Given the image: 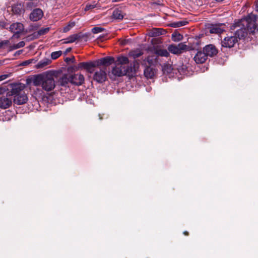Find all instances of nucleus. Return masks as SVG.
<instances>
[{
    "mask_svg": "<svg viewBox=\"0 0 258 258\" xmlns=\"http://www.w3.org/2000/svg\"><path fill=\"white\" fill-rule=\"evenodd\" d=\"M84 82V76L81 74L71 75L69 77L64 75L58 81V90L62 96L67 97L72 92L71 85L80 86Z\"/></svg>",
    "mask_w": 258,
    "mask_h": 258,
    "instance_id": "obj_1",
    "label": "nucleus"
},
{
    "mask_svg": "<svg viewBox=\"0 0 258 258\" xmlns=\"http://www.w3.org/2000/svg\"><path fill=\"white\" fill-rule=\"evenodd\" d=\"M232 27L234 29L237 28L234 35L239 39L244 38L248 33H253L255 29L254 22L249 18L239 20L238 22H235Z\"/></svg>",
    "mask_w": 258,
    "mask_h": 258,
    "instance_id": "obj_2",
    "label": "nucleus"
},
{
    "mask_svg": "<svg viewBox=\"0 0 258 258\" xmlns=\"http://www.w3.org/2000/svg\"><path fill=\"white\" fill-rule=\"evenodd\" d=\"M31 81L34 86H41L42 89L46 92L52 91L56 86L53 76L49 73L34 76Z\"/></svg>",
    "mask_w": 258,
    "mask_h": 258,
    "instance_id": "obj_3",
    "label": "nucleus"
},
{
    "mask_svg": "<svg viewBox=\"0 0 258 258\" xmlns=\"http://www.w3.org/2000/svg\"><path fill=\"white\" fill-rule=\"evenodd\" d=\"M139 67V64L136 61H134V66H124L117 64L113 67L111 71V74L115 77H121L124 75H132L135 74Z\"/></svg>",
    "mask_w": 258,
    "mask_h": 258,
    "instance_id": "obj_4",
    "label": "nucleus"
},
{
    "mask_svg": "<svg viewBox=\"0 0 258 258\" xmlns=\"http://www.w3.org/2000/svg\"><path fill=\"white\" fill-rule=\"evenodd\" d=\"M168 50L174 54H180L185 51L189 50V47L184 43H180L178 45L171 44L169 45Z\"/></svg>",
    "mask_w": 258,
    "mask_h": 258,
    "instance_id": "obj_5",
    "label": "nucleus"
},
{
    "mask_svg": "<svg viewBox=\"0 0 258 258\" xmlns=\"http://www.w3.org/2000/svg\"><path fill=\"white\" fill-rule=\"evenodd\" d=\"M24 30V26L21 23H15L11 24L10 26V31L14 34L13 35L14 38H19L20 34L23 32Z\"/></svg>",
    "mask_w": 258,
    "mask_h": 258,
    "instance_id": "obj_6",
    "label": "nucleus"
},
{
    "mask_svg": "<svg viewBox=\"0 0 258 258\" xmlns=\"http://www.w3.org/2000/svg\"><path fill=\"white\" fill-rule=\"evenodd\" d=\"M159 58H158L157 56L154 55L148 56L145 58L144 59L142 65L143 66H147V67L150 66L156 68V66L158 64H159Z\"/></svg>",
    "mask_w": 258,
    "mask_h": 258,
    "instance_id": "obj_7",
    "label": "nucleus"
},
{
    "mask_svg": "<svg viewBox=\"0 0 258 258\" xmlns=\"http://www.w3.org/2000/svg\"><path fill=\"white\" fill-rule=\"evenodd\" d=\"M238 42L237 37L235 36H228L222 41V46L224 47L231 48Z\"/></svg>",
    "mask_w": 258,
    "mask_h": 258,
    "instance_id": "obj_8",
    "label": "nucleus"
},
{
    "mask_svg": "<svg viewBox=\"0 0 258 258\" xmlns=\"http://www.w3.org/2000/svg\"><path fill=\"white\" fill-rule=\"evenodd\" d=\"M25 88V85L22 84H17L12 85V89L10 91L7 92L8 95H9L12 99L15 96L20 94L23 92V90Z\"/></svg>",
    "mask_w": 258,
    "mask_h": 258,
    "instance_id": "obj_9",
    "label": "nucleus"
},
{
    "mask_svg": "<svg viewBox=\"0 0 258 258\" xmlns=\"http://www.w3.org/2000/svg\"><path fill=\"white\" fill-rule=\"evenodd\" d=\"M12 98L7 93L6 95L0 97V108L7 109L9 108L12 104Z\"/></svg>",
    "mask_w": 258,
    "mask_h": 258,
    "instance_id": "obj_10",
    "label": "nucleus"
},
{
    "mask_svg": "<svg viewBox=\"0 0 258 258\" xmlns=\"http://www.w3.org/2000/svg\"><path fill=\"white\" fill-rule=\"evenodd\" d=\"M107 78V74L105 71L100 69L95 72L93 75V79L99 83L104 82Z\"/></svg>",
    "mask_w": 258,
    "mask_h": 258,
    "instance_id": "obj_11",
    "label": "nucleus"
},
{
    "mask_svg": "<svg viewBox=\"0 0 258 258\" xmlns=\"http://www.w3.org/2000/svg\"><path fill=\"white\" fill-rule=\"evenodd\" d=\"M143 67H144V75L145 77L148 79H153L157 73V70L156 68L147 66Z\"/></svg>",
    "mask_w": 258,
    "mask_h": 258,
    "instance_id": "obj_12",
    "label": "nucleus"
},
{
    "mask_svg": "<svg viewBox=\"0 0 258 258\" xmlns=\"http://www.w3.org/2000/svg\"><path fill=\"white\" fill-rule=\"evenodd\" d=\"M97 67L103 66L107 67L114 62V58L111 56H106L96 60Z\"/></svg>",
    "mask_w": 258,
    "mask_h": 258,
    "instance_id": "obj_13",
    "label": "nucleus"
},
{
    "mask_svg": "<svg viewBox=\"0 0 258 258\" xmlns=\"http://www.w3.org/2000/svg\"><path fill=\"white\" fill-rule=\"evenodd\" d=\"M203 50L206 54L207 57L208 56L213 57L218 53V50L216 47L213 44H209L206 45L203 48Z\"/></svg>",
    "mask_w": 258,
    "mask_h": 258,
    "instance_id": "obj_14",
    "label": "nucleus"
},
{
    "mask_svg": "<svg viewBox=\"0 0 258 258\" xmlns=\"http://www.w3.org/2000/svg\"><path fill=\"white\" fill-rule=\"evenodd\" d=\"M43 16V11L40 9H34L30 14L29 18L32 21L40 20Z\"/></svg>",
    "mask_w": 258,
    "mask_h": 258,
    "instance_id": "obj_15",
    "label": "nucleus"
},
{
    "mask_svg": "<svg viewBox=\"0 0 258 258\" xmlns=\"http://www.w3.org/2000/svg\"><path fill=\"white\" fill-rule=\"evenodd\" d=\"M49 28H41L39 31L34 32L33 34L28 36L27 38L29 40H32L39 38L40 36L44 35L48 32Z\"/></svg>",
    "mask_w": 258,
    "mask_h": 258,
    "instance_id": "obj_16",
    "label": "nucleus"
},
{
    "mask_svg": "<svg viewBox=\"0 0 258 258\" xmlns=\"http://www.w3.org/2000/svg\"><path fill=\"white\" fill-rule=\"evenodd\" d=\"M13 100L15 104L21 105L27 102L28 101V97L27 95L23 92L20 94L17 95V96H15Z\"/></svg>",
    "mask_w": 258,
    "mask_h": 258,
    "instance_id": "obj_17",
    "label": "nucleus"
},
{
    "mask_svg": "<svg viewBox=\"0 0 258 258\" xmlns=\"http://www.w3.org/2000/svg\"><path fill=\"white\" fill-rule=\"evenodd\" d=\"M208 57L205 52L203 51H198L194 56V60L197 63L201 64L204 63Z\"/></svg>",
    "mask_w": 258,
    "mask_h": 258,
    "instance_id": "obj_18",
    "label": "nucleus"
},
{
    "mask_svg": "<svg viewBox=\"0 0 258 258\" xmlns=\"http://www.w3.org/2000/svg\"><path fill=\"white\" fill-rule=\"evenodd\" d=\"M12 11L14 14L21 15L25 11L24 5L21 3L14 4L12 6Z\"/></svg>",
    "mask_w": 258,
    "mask_h": 258,
    "instance_id": "obj_19",
    "label": "nucleus"
},
{
    "mask_svg": "<svg viewBox=\"0 0 258 258\" xmlns=\"http://www.w3.org/2000/svg\"><path fill=\"white\" fill-rule=\"evenodd\" d=\"M224 30L223 24L212 25L210 28V32L211 33L221 34Z\"/></svg>",
    "mask_w": 258,
    "mask_h": 258,
    "instance_id": "obj_20",
    "label": "nucleus"
},
{
    "mask_svg": "<svg viewBox=\"0 0 258 258\" xmlns=\"http://www.w3.org/2000/svg\"><path fill=\"white\" fill-rule=\"evenodd\" d=\"M115 63L124 66H130L131 64L134 66V62L133 63L129 64L128 58L125 56H118L115 61Z\"/></svg>",
    "mask_w": 258,
    "mask_h": 258,
    "instance_id": "obj_21",
    "label": "nucleus"
},
{
    "mask_svg": "<svg viewBox=\"0 0 258 258\" xmlns=\"http://www.w3.org/2000/svg\"><path fill=\"white\" fill-rule=\"evenodd\" d=\"M166 33V31L162 28H155L152 29L149 32V36L150 37H157L160 35H164Z\"/></svg>",
    "mask_w": 258,
    "mask_h": 258,
    "instance_id": "obj_22",
    "label": "nucleus"
},
{
    "mask_svg": "<svg viewBox=\"0 0 258 258\" xmlns=\"http://www.w3.org/2000/svg\"><path fill=\"white\" fill-rule=\"evenodd\" d=\"M112 17L114 19L121 20L123 19L124 15L121 10L116 9L113 11Z\"/></svg>",
    "mask_w": 258,
    "mask_h": 258,
    "instance_id": "obj_23",
    "label": "nucleus"
},
{
    "mask_svg": "<svg viewBox=\"0 0 258 258\" xmlns=\"http://www.w3.org/2000/svg\"><path fill=\"white\" fill-rule=\"evenodd\" d=\"M155 53V55L157 56L158 58H159V56L168 57L169 56V53L168 50L164 49H156Z\"/></svg>",
    "mask_w": 258,
    "mask_h": 258,
    "instance_id": "obj_24",
    "label": "nucleus"
},
{
    "mask_svg": "<svg viewBox=\"0 0 258 258\" xmlns=\"http://www.w3.org/2000/svg\"><path fill=\"white\" fill-rule=\"evenodd\" d=\"M87 64L86 66V71L90 73H92L93 71V68L97 67V64L96 60L93 61L86 62Z\"/></svg>",
    "mask_w": 258,
    "mask_h": 258,
    "instance_id": "obj_25",
    "label": "nucleus"
},
{
    "mask_svg": "<svg viewBox=\"0 0 258 258\" xmlns=\"http://www.w3.org/2000/svg\"><path fill=\"white\" fill-rule=\"evenodd\" d=\"M87 64L86 66V71L90 73H92L93 71V68L97 67V64L96 60L93 61L86 62Z\"/></svg>",
    "mask_w": 258,
    "mask_h": 258,
    "instance_id": "obj_26",
    "label": "nucleus"
},
{
    "mask_svg": "<svg viewBox=\"0 0 258 258\" xmlns=\"http://www.w3.org/2000/svg\"><path fill=\"white\" fill-rule=\"evenodd\" d=\"M172 68L168 63H164L162 66V71L164 74H170L172 72Z\"/></svg>",
    "mask_w": 258,
    "mask_h": 258,
    "instance_id": "obj_27",
    "label": "nucleus"
},
{
    "mask_svg": "<svg viewBox=\"0 0 258 258\" xmlns=\"http://www.w3.org/2000/svg\"><path fill=\"white\" fill-rule=\"evenodd\" d=\"M38 2L37 0H30L26 4L27 8L31 9L37 6Z\"/></svg>",
    "mask_w": 258,
    "mask_h": 258,
    "instance_id": "obj_28",
    "label": "nucleus"
},
{
    "mask_svg": "<svg viewBox=\"0 0 258 258\" xmlns=\"http://www.w3.org/2000/svg\"><path fill=\"white\" fill-rule=\"evenodd\" d=\"M80 36L78 34L72 35L67 39V41L64 43H73L78 40Z\"/></svg>",
    "mask_w": 258,
    "mask_h": 258,
    "instance_id": "obj_29",
    "label": "nucleus"
},
{
    "mask_svg": "<svg viewBox=\"0 0 258 258\" xmlns=\"http://www.w3.org/2000/svg\"><path fill=\"white\" fill-rule=\"evenodd\" d=\"M188 22L185 21H180L172 23L171 26L173 27H179L186 25Z\"/></svg>",
    "mask_w": 258,
    "mask_h": 258,
    "instance_id": "obj_30",
    "label": "nucleus"
},
{
    "mask_svg": "<svg viewBox=\"0 0 258 258\" xmlns=\"http://www.w3.org/2000/svg\"><path fill=\"white\" fill-rule=\"evenodd\" d=\"M105 29L102 27H95L92 28L91 32L94 34H98L103 32Z\"/></svg>",
    "mask_w": 258,
    "mask_h": 258,
    "instance_id": "obj_31",
    "label": "nucleus"
},
{
    "mask_svg": "<svg viewBox=\"0 0 258 258\" xmlns=\"http://www.w3.org/2000/svg\"><path fill=\"white\" fill-rule=\"evenodd\" d=\"M62 54V51H57L52 52L51 57L52 59H56L58 58Z\"/></svg>",
    "mask_w": 258,
    "mask_h": 258,
    "instance_id": "obj_32",
    "label": "nucleus"
},
{
    "mask_svg": "<svg viewBox=\"0 0 258 258\" xmlns=\"http://www.w3.org/2000/svg\"><path fill=\"white\" fill-rule=\"evenodd\" d=\"M182 38V35L179 34L173 33L172 34V39L174 41H179L181 40Z\"/></svg>",
    "mask_w": 258,
    "mask_h": 258,
    "instance_id": "obj_33",
    "label": "nucleus"
},
{
    "mask_svg": "<svg viewBox=\"0 0 258 258\" xmlns=\"http://www.w3.org/2000/svg\"><path fill=\"white\" fill-rule=\"evenodd\" d=\"M187 67L185 65H182L181 66L179 69L178 72L182 75H186L187 74Z\"/></svg>",
    "mask_w": 258,
    "mask_h": 258,
    "instance_id": "obj_34",
    "label": "nucleus"
},
{
    "mask_svg": "<svg viewBox=\"0 0 258 258\" xmlns=\"http://www.w3.org/2000/svg\"><path fill=\"white\" fill-rule=\"evenodd\" d=\"M25 45V43L22 41L19 42L18 43L15 44L13 46V48L14 49H16L19 48L23 47Z\"/></svg>",
    "mask_w": 258,
    "mask_h": 258,
    "instance_id": "obj_35",
    "label": "nucleus"
},
{
    "mask_svg": "<svg viewBox=\"0 0 258 258\" xmlns=\"http://www.w3.org/2000/svg\"><path fill=\"white\" fill-rule=\"evenodd\" d=\"M87 64L86 62H82L79 63L77 67H75L76 70H78L79 69H86V66Z\"/></svg>",
    "mask_w": 258,
    "mask_h": 258,
    "instance_id": "obj_36",
    "label": "nucleus"
},
{
    "mask_svg": "<svg viewBox=\"0 0 258 258\" xmlns=\"http://www.w3.org/2000/svg\"><path fill=\"white\" fill-rule=\"evenodd\" d=\"M9 41L8 40H3L0 42V49H4L5 47L8 44Z\"/></svg>",
    "mask_w": 258,
    "mask_h": 258,
    "instance_id": "obj_37",
    "label": "nucleus"
},
{
    "mask_svg": "<svg viewBox=\"0 0 258 258\" xmlns=\"http://www.w3.org/2000/svg\"><path fill=\"white\" fill-rule=\"evenodd\" d=\"M34 61V59H30L28 60H25L22 62L21 66H27V65L32 63Z\"/></svg>",
    "mask_w": 258,
    "mask_h": 258,
    "instance_id": "obj_38",
    "label": "nucleus"
},
{
    "mask_svg": "<svg viewBox=\"0 0 258 258\" xmlns=\"http://www.w3.org/2000/svg\"><path fill=\"white\" fill-rule=\"evenodd\" d=\"M95 7V5H92V4H87L86 5L84 11H88L90 10L93 9Z\"/></svg>",
    "mask_w": 258,
    "mask_h": 258,
    "instance_id": "obj_39",
    "label": "nucleus"
},
{
    "mask_svg": "<svg viewBox=\"0 0 258 258\" xmlns=\"http://www.w3.org/2000/svg\"><path fill=\"white\" fill-rule=\"evenodd\" d=\"M143 54V53L141 51L139 52H134L132 53V56L134 58H138L140 56H141Z\"/></svg>",
    "mask_w": 258,
    "mask_h": 258,
    "instance_id": "obj_40",
    "label": "nucleus"
},
{
    "mask_svg": "<svg viewBox=\"0 0 258 258\" xmlns=\"http://www.w3.org/2000/svg\"><path fill=\"white\" fill-rule=\"evenodd\" d=\"M64 61L66 62H69V61H72L73 62H74L75 61V57H73L72 58H70V57H67L66 58V59H64Z\"/></svg>",
    "mask_w": 258,
    "mask_h": 258,
    "instance_id": "obj_41",
    "label": "nucleus"
},
{
    "mask_svg": "<svg viewBox=\"0 0 258 258\" xmlns=\"http://www.w3.org/2000/svg\"><path fill=\"white\" fill-rule=\"evenodd\" d=\"M9 75H2L0 76V81L5 80L8 78Z\"/></svg>",
    "mask_w": 258,
    "mask_h": 258,
    "instance_id": "obj_42",
    "label": "nucleus"
},
{
    "mask_svg": "<svg viewBox=\"0 0 258 258\" xmlns=\"http://www.w3.org/2000/svg\"><path fill=\"white\" fill-rule=\"evenodd\" d=\"M5 89L3 87H0V95L3 94L5 92Z\"/></svg>",
    "mask_w": 258,
    "mask_h": 258,
    "instance_id": "obj_43",
    "label": "nucleus"
},
{
    "mask_svg": "<svg viewBox=\"0 0 258 258\" xmlns=\"http://www.w3.org/2000/svg\"><path fill=\"white\" fill-rule=\"evenodd\" d=\"M71 50H72L71 47H69V48H67L64 52V54H67L68 53L70 52L71 51Z\"/></svg>",
    "mask_w": 258,
    "mask_h": 258,
    "instance_id": "obj_44",
    "label": "nucleus"
},
{
    "mask_svg": "<svg viewBox=\"0 0 258 258\" xmlns=\"http://www.w3.org/2000/svg\"><path fill=\"white\" fill-rule=\"evenodd\" d=\"M255 10L258 12V0L255 2Z\"/></svg>",
    "mask_w": 258,
    "mask_h": 258,
    "instance_id": "obj_45",
    "label": "nucleus"
},
{
    "mask_svg": "<svg viewBox=\"0 0 258 258\" xmlns=\"http://www.w3.org/2000/svg\"><path fill=\"white\" fill-rule=\"evenodd\" d=\"M45 65L44 63L41 62V61H40L38 63V67H43Z\"/></svg>",
    "mask_w": 258,
    "mask_h": 258,
    "instance_id": "obj_46",
    "label": "nucleus"
},
{
    "mask_svg": "<svg viewBox=\"0 0 258 258\" xmlns=\"http://www.w3.org/2000/svg\"><path fill=\"white\" fill-rule=\"evenodd\" d=\"M69 30V27L67 26V27H66L64 28V30H63V31L66 32H67L68 30Z\"/></svg>",
    "mask_w": 258,
    "mask_h": 258,
    "instance_id": "obj_47",
    "label": "nucleus"
},
{
    "mask_svg": "<svg viewBox=\"0 0 258 258\" xmlns=\"http://www.w3.org/2000/svg\"><path fill=\"white\" fill-rule=\"evenodd\" d=\"M22 51V50H19L18 51H17L16 52V53H17L18 54H20Z\"/></svg>",
    "mask_w": 258,
    "mask_h": 258,
    "instance_id": "obj_48",
    "label": "nucleus"
},
{
    "mask_svg": "<svg viewBox=\"0 0 258 258\" xmlns=\"http://www.w3.org/2000/svg\"><path fill=\"white\" fill-rule=\"evenodd\" d=\"M183 233L185 235H188V232H187V231H184Z\"/></svg>",
    "mask_w": 258,
    "mask_h": 258,
    "instance_id": "obj_49",
    "label": "nucleus"
},
{
    "mask_svg": "<svg viewBox=\"0 0 258 258\" xmlns=\"http://www.w3.org/2000/svg\"><path fill=\"white\" fill-rule=\"evenodd\" d=\"M215 1L217 2H222L224 1V0H215Z\"/></svg>",
    "mask_w": 258,
    "mask_h": 258,
    "instance_id": "obj_50",
    "label": "nucleus"
},
{
    "mask_svg": "<svg viewBox=\"0 0 258 258\" xmlns=\"http://www.w3.org/2000/svg\"><path fill=\"white\" fill-rule=\"evenodd\" d=\"M27 84L29 83V80L28 79L27 80Z\"/></svg>",
    "mask_w": 258,
    "mask_h": 258,
    "instance_id": "obj_51",
    "label": "nucleus"
}]
</instances>
